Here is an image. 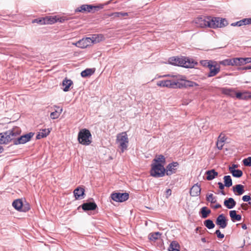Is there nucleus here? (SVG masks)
<instances>
[{
  "mask_svg": "<svg viewBox=\"0 0 251 251\" xmlns=\"http://www.w3.org/2000/svg\"><path fill=\"white\" fill-rule=\"evenodd\" d=\"M166 158H154L152 161L151 176L154 177H161L165 176L166 173L164 165Z\"/></svg>",
  "mask_w": 251,
  "mask_h": 251,
  "instance_id": "nucleus-1",
  "label": "nucleus"
},
{
  "mask_svg": "<svg viewBox=\"0 0 251 251\" xmlns=\"http://www.w3.org/2000/svg\"><path fill=\"white\" fill-rule=\"evenodd\" d=\"M162 77H168L166 80L158 81L157 85L162 87L178 88V81L182 80V75H165Z\"/></svg>",
  "mask_w": 251,
  "mask_h": 251,
  "instance_id": "nucleus-2",
  "label": "nucleus"
},
{
  "mask_svg": "<svg viewBox=\"0 0 251 251\" xmlns=\"http://www.w3.org/2000/svg\"><path fill=\"white\" fill-rule=\"evenodd\" d=\"M169 64L186 68H192L197 64V62L191 58L186 57H172L169 59Z\"/></svg>",
  "mask_w": 251,
  "mask_h": 251,
  "instance_id": "nucleus-3",
  "label": "nucleus"
},
{
  "mask_svg": "<svg viewBox=\"0 0 251 251\" xmlns=\"http://www.w3.org/2000/svg\"><path fill=\"white\" fill-rule=\"evenodd\" d=\"M21 132L20 128L18 127H15L11 130L0 133V145L7 144L13 141L14 138L20 135Z\"/></svg>",
  "mask_w": 251,
  "mask_h": 251,
  "instance_id": "nucleus-4",
  "label": "nucleus"
},
{
  "mask_svg": "<svg viewBox=\"0 0 251 251\" xmlns=\"http://www.w3.org/2000/svg\"><path fill=\"white\" fill-rule=\"evenodd\" d=\"M77 139L83 145H89L92 142V135L90 131L86 128L82 129L78 133Z\"/></svg>",
  "mask_w": 251,
  "mask_h": 251,
  "instance_id": "nucleus-5",
  "label": "nucleus"
},
{
  "mask_svg": "<svg viewBox=\"0 0 251 251\" xmlns=\"http://www.w3.org/2000/svg\"><path fill=\"white\" fill-rule=\"evenodd\" d=\"M117 143L119 149L124 152L127 148L128 139L126 132H122L117 136Z\"/></svg>",
  "mask_w": 251,
  "mask_h": 251,
  "instance_id": "nucleus-6",
  "label": "nucleus"
},
{
  "mask_svg": "<svg viewBox=\"0 0 251 251\" xmlns=\"http://www.w3.org/2000/svg\"><path fill=\"white\" fill-rule=\"evenodd\" d=\"M210 16H201L196 18L194 20V23L196 25L200 27H210Z\"/></svg>",
  "mask_w": 251,
  "mask_h": 251,
  "instance_id": "nucleus-7",
  "label": "nucleus"
},
{
  "mask_svg": "<svg viewBox=\"0 0 251 251\" xmlns=\"http://www.w3.org/2000/svg\"><path fill=\"white\" fill-rule=\"evenodd\" d=\"M34 133L29 132L27 134L22 135L18 138L15 137L14 139V145L24 144L29 141L34 135Z\"/></svg>",
  "mask_w": 251,
  "mask_h": 251,
  "instance_id": "nucleus-8",
  "label": "nucleus"
},
{
  "mask_svg": "<svg viewBox=\"0 0 251 251\" xmlns=\"http://www.w3.org/2000/svg\"><path fill=\"white\" fill-rule=\"evenodd\" d=\"M111 199L117 202H123L126 201L129 198V195L127 193H114L111 195Z\"/></svg>",
  "mask_w": 251,
  "mask_h": 251,
  "instance_id": "nucleus-9",
  "label": "nucleus"
},
{
  "mask_svg": "<svg viewBox=\"0 0 251 251\" xmlns=\"http://www.w3.org/2000/svg\"><path fill=\"white\" fill-rule=\"evenodd\" d=\"M99 7L92 5L83 4L75 9L76 12H95L98 10Z\"/></svg>",
  "mask_w": 251,
  "mask_h": 251,
  "instance_id": "nucleus-10",
  "label": "nucleus"
},
{
  "mask_svg": "<svg viewBox=\"0 0 251 251\" xmlns=\"http://www.w3.org/2000/svg\"><path fill=\"white\" fill-rule=\"evenodd\" d=\"M182 77V80L178 81V88L193 87L199 86L198 83L192 81L184 80Z\"/></svg>",
  "mask_w": 251,
  "mask_h": 251,
  "instance_id": "nucleus-11",
  "label": "nucleus"
},
{
  "mask_svg": "<svg viewBox=\"0 0 251 251\" xmlns=\"http://www.w3.org/2000/svg\"><path fill=\"white\" fill-rule=\"evenodd\" d=\"M178 167V163L176 162H173L169 164L165 168L167 176H171L175 174Z\"/></svg>",
  "mask_w": 251,
  "mask_h": 251,
  "instance_id": "nucleus-12",
  "label": "nucleus"
},
{
  "mask_svg": "<svg viewBox=\"0 0 251 251\" xmlns=\"http://www.w3.org/2000/svg\"><path fill=\"white\" fill-rule=\"evenodd\" d=\"M216 224L222 228H225L226 227L227 225V221L223 214L218 216L216 221Z\"/></svg>",
  "mask_w": 251,
  "mask_h": 251,
  "instance_id": "nucleus-13",
  "label": "nucleus"
},
{
  "mask_svg": "<svg viewBox=\"0 0 251 251\" xmlns=\"http://www.w3.org/2000/svg\"><path fill=\"white\" fill-rule=\"evenodd\" d=\"M92 40L90 37L83 38L77 41L78 46H80V48L84 49L92 44Z\"/></svg>",
  "mask_w": 251,
  "mask_h": 251,
  "instance_id": "nucleus-14",
  "label": "nucleus"
},
{
  "mask_svg": "<svg viewBox=\"0 0 251 251\" xmlns=\"http://www.w3.org/2000/svg\"><path fill=\"white\" fill-rule=\"evenodd\" d=\"M201 188L198 183L194 185L190 191V195L192 197H197L200 195Z\"/></svg>",
  "mask_w": 251,
  "mask_h": 251,
  "instance_id": "nucleus-15",
  "label": "nucleus"
},
{
  "mask_svg": "<svg viewBox=\"0 0 251 251\" xmlns=\"http://www.w3.org/2000/svg\"><path fill=\"white\" fill-rule=\"evenodd\" d=\"M84 211L94 210L97 207V204L94 202H85L81 205Z\"/></svg>",
  "mask_w": 251,
  "mask_h": 251,
  "instance_id": "nucleus-16",
  "label": "nucleus"
},
{
  "mask_svg": "<svg viewBox=\"0 0 251 251\" xmlns=\"http://www.w3.org/2000/svg\"><path fill=\"white\" fill-rule=\"evenodd\" d=\"M84 189L82 187H78L74 191V194L75 199H82L84 195Z\"/></svg>",
  "mask_w": 251,
  "mask_h": 251,
  "instance_id": "nucleus-17",
  "label": "nucleus"
},
{
  "mask_svg": "<svg viewBox=\"0 0 251 251\" xmlns=\"http://www.w3.org/2000/svg\"><path fill=\"white\" fill-rule=\"evenodd\" d=\"M50 17H46L44 18L34 19L32 21V23H37L40 25L50 24Z\"/></svg>",
  "mask_w": 251,
  "mask_h": 251,
  "instance_id": "nucleus-18",
  "label": "nucleus"
},
{
  "mask_svg": "<svg viewBox=\"0 0 251 251\" xmlns=\"http://www.w3.org/2000/svg\"><path fill=\"white\" fill-rule=\"evenodd\" d=\"M220 17H213L210 16V28H216L220 27Z\"/></svg>",
  "mask_w": 251,
  "mask_h": 251,
  "instance_id": "nucleus-19",
  "label": "nucleus"
},
{
  "mask_svg": "<svg viewBox=\"0 0 251 251\" xmlns=\"http://www.w3.org/2000/svg\"><path fill=\"white\" fill-rule=\"evenodd\" d=\"M224 203L227 208L232 209L235 206L236 203L233 198H229L227 200H225Z\"/></svg>",
  "mask_w": 251,
  "mask_h": 251,
  "instance_id": "nucleus-20",
  "label": "nucleus"
},
{
  "mask_svg": "<svg viewBox=\"0 0 251 251\" xmlns=\"http://www.w3.org/2000/svg\"><path fill=\"white\" fill-rule=\"evenodd\" d=\"M226 140V138L225 136L223 135L222 134H221L218 138L217 141L216 145L218 149L221 150L224 145V143Z\"/></svg>",
  "mask_w": 251,
  "mask_h": 251,
  "instance_id": "nucleus-21",
  "label": "nucleus"
},
{
  "mask_svg": "<svg viewBox=\"0 0 251 251\" xmlns=\"http://www.w3.org/2000/svg\"><path fill=\"white\" fill-rule=\"evenodd\" d=\"M206 175V179L211 180L215 178L218 175V173L214 169L207 171L205 172Z\"/></svg>",
  "mask_w": 251,
  "mask_h": 251,
  "instance_id": "nucleus-22",
  "label": "nucleus"
},
{
  "mask_svg": "<svg viewBox=\"0 0 251 251\" xmlns=\"http://www.w3.org/2000/svg\"><path fill=\"white\" fill-rule=\"evenodd\" d=\"M73 84V81L71 79L65 78L62 81V85L64 87L63 90L65 92L69 90L70 87Z\"/></svg>",
  "mask_w": 251,
  "mask_h": 251,
  "instance_id": "nucleus-23",
  "label": "nucleus"
},
{
  "mask_svg": "<svg viewBox=\"0 0 251 251\" xmlns=\"http://www.w3.org/2000/svg\"><path fill=\"white\" fill-rule=\"evenodd\" d=\"M222 92L223 94L231 97H234L236 94L235 91L232 88H223L222 89Z\"/></svg>",
  "mask_w": 251,
  "mask_h": 251,
  "instance_id": "nucleus-24",
  "label": "nucleus"
},
{
  "mask_svg": "<svg viewBox=\"0 0 251 251\" xmlns=\"http://www.w3.org/2000/svg\"><path fill=\"white\" fill-rule=\"evenodd\" d=\"M229 216L232 222L240 221L242 219L241 216L236 214L235 210H231L229 211Z\"/></svg>",
  "mask_w": 251,
  "mask_h": 251,
  "instance_id": "nucleus-25",
  "label": "nucleus"
},
{
  "mask_svg": "<svg viewBox=\"0 0 251 251\" xmlns=\"http://www.w3.org/2000/svg\"><path fill=\"white\" fill-rule=\"evenodd\" d=\"M12 206L17 210L21 211L23 206V203L21 199H17L12 203Z\"/></svg>",
  "mask_w": 251,
  "mask_h": 251,
  "instance_id": "nucleus-26",
  "label": "nucleus"
},
{
  "mask_svg": "<svg viewBox=\"0 0 251 251\" xmlns=\"http://www.w3.org/2000/svg\"><path fill=\"white\" fill-rule=\"evenodd\" d=\"M50 24H53V23H55L58 22L59 23H63L65 21L68 20V19L66 18V17H56V16L55 17L50 16Z\"/></svg>",
  "mask_w": 251,
  "mask_h": 251,
  "instance_id": "nucleus-27",
  "label": "nucleus"
},
{
  "mask_svg": "<svg viewBox=\"0 0 251 251\" xmlns=\"http://www.w3.org/2000/svg\"><path fill=\"white\" fill-rule=\"evenodd\" d=\"M104 37L102 34H93L90 39L93 44L99 43L103 39Z\"/></svg>",
  "mask_w": 251,
  "mask_h": 251,
  "instance_id": "nucleus-28",
  "label": "nucleus"
},
{
  "mask_svg": "<svg viewBox=\"0 0 251 251\" xmlns=\"http://www.w3.org/2000/svg\"><path fill=\"white\" fill-rule=\"evenodd\" d=\"M50 132V130L49 129H43L41 132H39V133L36 136V138L37 139H40L42 138H44L47 136Z\"/></svg>",
  "mask_w": 251,
  "mask_h": 251,
  "instance_id": "nucleus-29",
  "label": "nucleus"
},
{
  "mask_svg": "<svg viewBox=\"0 0 251 251\" xmlns=\"http://www.w3.org/2000/svg\"><path fill=\"white\" fill-rule=\"evenodd\" d=\"M244 186L241 184H237L233 187V191L237 192L238 195H241L244 192Z\"/></svg>",
  "mask_w": 251,
  "mask_h": 251,
  "instance_id": "nucleus-30",
  "label": "nucleus"
},
{
  "mask_svg": "<svg viewBox=\"0 0 251 251\" xmlns=\"http://www.w3.org/2000/svg\"><path fill=\"white\" fill-rule=\"evenodd\" d=\"M94 73V70L92 69H86L81 73V75L83 77L91 76Z\"/></svg>",
  "mask_w": 251,
  "mask_h": 251,
  "instance_id": "nucleus-31",
  "label": "nucleus"
},
{
  "mask_svg": "<svg viewBox=\"0 0 251 251\" xmlns=\"http://www.w3.org/2000/svg\"><path fill=\"white\" fill-rule=\"evenodd\" d=\"M220 71V67H217L215 66L214 67L210 70L209 73L207 75L208 77H212L216 75Z\"/></svg>",
  "mask_w": 251,
  "mask_h": 251,
  "instance_id": "nucleus-32",
  "label": "nucleus"
},
{
  "mask_svg": "<svg viewBox=\"0 0 251 251\" xmlns=\"http://www.w3.org/2000/svg\"><path fill=\"white\" fill-rule=\"evenodd\" d=\"M210 213L211 210L208 209L206 207H203L201 209V217L203 219L207 218Z\"/></svg>",
  "mask_w": 251,
  "mask_h": 251,
  "instance_id": "nucleus-33",
  "label": "nucleus"
},
{
  "mask_svg": "<svg viewBox=\"0 0 251 251\" xmlns=\"http://www.w3.org/2000/svg\"><path fill=\"white\" fill-rule=\"evenodd\" d=\"M161 235L159 232L151 233L149 235V239L151 241H155L160 237Z\"/></svg>",
  "mask_w": 251,
  "mask_h": 251,
  "instance_id": "nucleus-34",
  "label": "nucleus"
},
{
  "mask_svg": "<svg viewBox=\"0 0 251 251\" xmlns=\"http://www.w3.org/2000/svg\"><path fill=\"white\" fill-rule=\"evenodd\" d=\"M225 186L229 187L232 185V181L230 176H226L224 177Z\"/></svg>",
  "mask_w": 251,
  "mask_h": 251,
  "instance_id": "nucleus-35",
  "label": "nucleus"
},
{
  "mask_svg": "<svg viewBox=\"0 0 251 251\" xmlns=\"http://www.w3.org/2000/svg\"><path fill=\"white\" fill-rule=\"evenodd\" d=\"M236 97L240 100H244L246 99L247 97H250V95L246 93H241V92H236L235 96Z\"/></svg>",
  "mask_w": 251,
  "mask_h": 251,
  "instance_id": "nucleus-36",
  "label": "nucleus"
},
{
  "mask_svg": "<svg viewBox=\"0 0 251 251\" xmlns=\"http://www.w3.org/2000/svg\"><path fill=\"white\" fill-rule=\"evenodd\" d=\"M204 226L208 229H212L215 227V225L211 220L208 219L204 221Z\"/></svg>",
  "mask_w": 251,
  "mask_h": 251,
  "instance_id": "nucleus-37",
  "label": "nucleus"
},
{
  "mask_svg": "<svg viewBox=\"0 0 251 251\" xmlns=\"http://www.w3.org/2000/svg\"><path fill=\"white\" fill-rule=\"evenodd\" d=\"M62 108H61L60 109V111L55 110V111L51 112L50 114V118L52 119H56L58 118L59 117L60 114L62 113Z\"/></svg>",
  "mask_w": 251,
  "mask_h": 251,
  "instance_id": "nucleus-38",
  "label": "nucleus"
},
{
  "mask_svg": "<svg viewBox=\"0 0 251 251\" xmlns=\"http://www.w3.org/2000/svg\"><path fill=\"white\" fill-rule=\"evenodd\" d=\"M230 173L235 177H240L243 175V172L240 170H232Z\"/></svg>",
  "mask_w": 251,
  "mask_h": 251,
  "instance_id": "nucleus-39",
  "label": "nucleus"
},
{
  "mask_svg": "<svg viewBox=\"0 0 251 251\" xmlns=\"http://www.w3.org/2000/svg\"><path fill=\"white\" fill-rule=\"evenodd\" d=\"M173 248H174V249H180V246H179V244L177 243V242H176V241H172L169 247L168 250H171Z\"/></svg>",
  "mask_w": 251,
  "mask_h": 251,
  "instance_id": "nucleus-40",
  "label": "nucleus"
},
{
  "mask_svg": "<svg viewBox=\"0 0 251 251\" xmlns=\"http://www.w3.org/2000/svg\"><path fill=\"white\" fill-rule=\"evenodd\" d=\"M128 15V13L127 12H114L112 14V16L114 17H125Z\"/></svg>",
  "mask_w": 251,
  "mask_h": 251,
  "instance_id": "nucleus-41",
  "label": "nucleus"
},
{
  "mask_svg": "<svg viewBox=\"0 0 251 251\" xmlns=\"http://www.w3.org/2000/svg\"><path fill=\"white\" fill-rule=\"evenodd\" d=\"M231 61L230 60V59H226L222 61H220L219 62V64L223 65L224 66H231Z\"/></svg>",
  "mask_w": 251,
  "mask_h": 251,
  "instance_id": "nucleus-42",
  "label": "nucleus"
},
{
  "mask_svg": "<svg viewBox=\"0 0 251 251\" xmlns=\"http://www.w3.org/2000/svg\"><path fill=\"white\" fill-rule=\"evenodd\" d=\"M206 200L207 201H210L211 203H213L216 202V200L215 198L213 197V195L212 194H210L207 195L206 196Z\"/></svg>",
  "mask_w": 251,
  "mask_h": 251,
  "instance_id": "nucleus-43",
  "label": "nucleus"
},
{
  "mask_svg": "<svg viewBox=\"0 0 251 251\" xmlns=\"http://www.w3.org/2000/svg\"><path fill=\"white\" fill-rule=\"evenodd\" d=\"M228 25V22L227 20H226V19L224 18H220V28L225 27L226 26Z\"/></svg>",
  "mask_w": 251,
  "mask_h": 251,
  "instance_id": "nucleus-44",
  "label": "nucleus"
},
{
  "mask_svg": "<svg viewBox=\"0 0 251 251\" xmlns=\"http://www.w3.org/2000/svg\"><path fill=\"white\" fill-rule=\"evenodd\" d=\"M243 162L245 166H251V158H245L243 160Z\"/></svg>",
  "mask_w": 251,
  "mask_h": 251,
  "instance_id": "nucleus-45",
  "label": "nucleus"
},
{
  "mask_svg": "<svg viewBox=\"0 0 251 251\" xmlns=\"http://www.w3.org/2000/svg\"><path fill=\"white\" fill-rule=\"evenodd\" d=\"M231 61V66H238L239 65V61L238 58H234L230 59Z\"/></svg>",
  "mask_w": 251,
  "mask_h": 251,
  "instance_id": "nucleus-46",
  "label": "nucleus"
},
{
  "mask_svg": "<svg viewBox=\"0 0 251 251\" xmlns=\"http://www.w3.org/2000/svg\"><path fill=\"white\" fill-rule=\"evenodd\" d=\"M243 25L251 24V17L250 18H245L242 19Z\"/></svg>",
  "mask_w": 251,
  "mask_h": 251,
  "instance_id": "nucleus-47",
  "label": "nucleus"
},
{
  "mask_svg": "<svg viewBox=\"0 0 251 251\" xmlns=\"http://www.w3.org/2000/svg\"><path fill=\"white\" fill-rule=\"evenodd\" d=\"M242 25H243L242 20H240V21L235 22V23H232V24H231V26H241Z\"/></svg>",
  "mask_w": 251,
  "mask_h": 251,
  "instance_id": "nucleus-48",
  "label": "nucleus"
},
{
  "mask_svg": "<svg viewBox=\"0 0 251 251\" xmlns=\"http://www.w3.org/2000/svg\"><path fill=\"white\" fill-rule=\"evenodd\" d=\"M215 234L217 235V237L219 238H221L222 239V238H223L224 237V236H225L224 234L221 233V231L219 229L215 231Z\"/></svg>",
  "mask_w": 251,
  "mask_h": 251,
  "instance_id": "nucleus-49",
  "label": "nucleus"
},
{
  "mask_svg": "<svg viewBox=\"0 0 251 251\" xmlns=\"http://www.w3.org/2000/svg\"><path fill=\"white\" fill-rule=\"evenodd\" d=\"M214 63H216V62H213L211 60H209V63L208 64L207 67H208L209 69V70H210L211 68L216 66L215 64H214Z\"/></svg>",
  "mask_w": 251,
  "mask_h": 251,
  "instance_id": "nucleus-50",
  "label": "nucleus"
},
{
  "mask_svg": "<svg viewBox=\"0 0 251 251\" xmlns=\"http://www.w3.org/2000/svg\"><path fill=\"white\" fill-rule=\"evenodd\" d=\"M30 209V206L28 204L25 206L23 205L21 211L26 212Z\"/></svg>",
  "mask_w": 251,
  "mask_h": 251,
  "instance_id": "nucleus-51",
  "label": "nucleus"
},
{
  "mask_svg": "<svg viewBox=\"0 0 251 251\" xmlns=\"http://www.w3.org/2000/svg\"><path fill=\"white\" fill-rule=\"evenodd\" d=\"M209 63V61L204 60L201 61V64L204 67H207L208 64Z\"/></svg>",
  "mask_w": 251,
  "mask_h": 251,
  "instance_id": "nucleus-52",
  "label": "nucleus"
},
{
  "mask_svg": "<svg viewBox=\"0 0 251 251\" xmlns=\"http://www.w3.org/2000/svg\"><path fill=\"white\" fill-rule=\"evenodd\" d=\"M242 200L244 201H248L251 200V197L248 195H245L242 197Z\"/></svg>",
  "mask_w": 251,
  "mask_h": 251,
  "instance_id": "nucleus-53",
  "label": "nucleus"
},
{
  "mask_svg": "<svg viewBox=\"0 0 251 251\" xmlns=\"http://www.w3.org/2000/svg\"><path fill=\"white\" fill-rule=\"evenodd\" d=\"M238 59L240 60L239 61V65H238V66H241V65L245 64L244 58H242V57L238 58Z\"/></svg>",
  "mask_w": 251,
  "mask_h": 251,
  "instance_id": "nucleus-54",
  "label": "nucleus"
},
{
  "mask_svg": "<svg viewBox=\"0 0 251 251\" xmlns=\"http://www.w3.org/2000/svg\"><path fill=\"white\" fill-rule=\"evenodd\" d=\"M238 166L237 164H232L231 166L229 167V170L231 172V170H235V168H238Z\"/></svg>",
  "mask_w": 251,
  "mask_h": 251,
  "instance_id": "nucleus-55",
  "label": "nucleus"
},
{
  "mask_svg": "<svg viewBox=\"0 0 251 251\" xmlns=\"http://www.w3.org/2000/svg\"><path fill=\"white\" fill-rule=\"evenodd\" d=\"M172 194V191L170 189H168L166 191V198H168L170 196H171Z\"/></svg>",
  "mask_w": 251,
  "mask_h": 251,
  "instance_id": "nucleus-56",
  "label": "nucleus"
},
{
  "mask_svg": "<svg viewBox=\"0 0 251 251\" xmlns=\"http://www.w3.org/2000/svg\"><path fill=\"white\" fill-rule=\"evenodd\" d=\"M218 184L219 185L220 189L223 190L224 189V187L225 186V184L224 185L222 182H218Z\"/></svg>",
  "mask_w": 251,
  "mask_h": 251,
  "instance_id": "nucleus-57",
  "label": "nucleus"
},
{
  "mask_svg": "<svg viewBox=\"0 0 251 251\" xmlns=\"http://www.w3.org/2000/svg\"><path fill=\"white\" fill-rule=\"evenodd\" d=\"M244 59L245 64L251 63V57L244 58Z\"/></svg>",
  "mask_w": 251,
  "mask_h": 251,
  "instance_id": "nucleus-58",
  "label": "nucleus"
},
{
  "mask_svg": "<svg viewBox=\"0 0 251 251\" xmlns=\"http://www.w3.org/2000/svg\"><path fill=\"white\" fill-rule=\"evenodd\" d=\"M241 207L244 210H246L247 209V204L243 203L242 204H241Z\"/></svg>",
  "mask_w": 251,
  "mask_h": 251,
  "instance_id": "nucleus-59",
  "label": "nucleus"
},
{
  "mask_svg": "<svg viewBox=\"0 0 251 251\" xmlns=\"http://www.w3.org/2000/svg\"><path fill=\"white\" fill-rule=\"evenodd\" d=\"M249 69H251V66H248L242 68V70H247Z\"/></svg>",
  "mask_w": 251,
  "mask_h": 251,
  "instance_id": "nucleus-60",
  "label": "nucleus"
},
{
  "mask_svg": "<svg viewBox=\"0 0 251 251\" xmlns=\"http://www.w3.org/2000/svg\"><path fill=\"white\" fill-rule=\"evenodd\" d=\"M221 207V205L220 204H217L215 205L214 208L216 209L219 208Z\"/></svg>",
  "mask_w": 251,
  "mask_h": 251,
  "instance_id": "nucleus-61",
  "label": "nucleus"
},
{
  "mask_svg": "<svg viewBox=\"0 0 251 251\" xmlns=\"http://www.w3.org/2000/svg\"><path fill=\"white\" fill-rule=\"evenodd\" d=\"M73 45L77 47L80 48V46H78V44H77V42H76L75 43H73Z\"/></svg>",
  "mask_w": 251,
  "mask_h": 251,
  "instance_id": "nucleus-62",
  "label": "nucleus"
},
{
  "mask_svg": "<svg viewBox=\"0 0 251 251\" xmlns=\"http://www.w3.org/2000/svg\"><path fill=\"white\" fill-rule=\"evenodd\" d=\"M169 251H179V249H174V248H173L172 250H169Z\"/></svg>",
  "mask_w": 251,
  "mask_h": 251,
  "instance_id": "nucleus-63",
  "label": "nucleus"
},
{
  "mask_svg": "<svg viewBox=\"0 0 251 251\" xmlns=\"http://www.w3.org/2000/svg\"><path fill=\"white\" fill-rule=\"evenodd\" d=\"M3 151V148L0 145V153H1Z\"/></svg>",
  "mask_w": 251,
  "mask_h": 251,
  "instance_id": "nucleus-64",
  "label": "nucleus"
}]
</instances>
